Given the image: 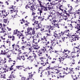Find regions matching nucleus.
Listing matches in <instances>:
<instances>
[{"label":"nucleus","mask_w":80,"mask_h":80,"mask_svg":"<svg viewBox=\"0 0 80 80\" xmlns=\"http://www.w3.org/2000/svg\"><path fill=\"white\" fill-rule=\"evenodd\" d=\"M28 28H27V33H29V32H30V31L31 30H32V28H29V27H28Z\"/></svg>","instance_id":"f257e3e1"},{"label":"nucleus","mask_w":80,"mask_h":80,"mask_svg":"<svg viewBox=\"0 0 80 80\" xmlns=\"http://www.w3.org/2000/svg\"><path fill=\"white\" fill-rule=\"evenodd\" d=\"M75 28H77V29L80 28V24L78 23L77 24V26H76V27H75Z\"/></svg>","instance_id":"f03ea898"},{"label":"nucleus","mask_w":80,"mask_h":80,"mask_svg":"<svg viewBox=\"0 0 80 80\" xmlns=\"http://www.w3.org/2000/svg\"><path fill=\"white\" fill-rule=\"evenodd\" d=\"M46 28H48L49 29H51L53 27L51 26V25H50L49 26H48V25L46 26Z\"/></svg>","instance_id":"7ed1b4c3"},{"label":"nucleus","mask_w":80,"mask_h":80,"mask_svg":"<svg viewBox=\"0 0 80 80\" xmlns=\"http://www.w3.org/2000/svg\"><path fill=\"white\" fill-rule=\"evenodd\" d=\"M6 16L5 14H2L0 16L1 18H5L6 17Z\"/></svg>","instance_id":"20e7f679"},{"label":"nucleus","mask_w":80,"mask_h":80,"mask_svg":"<svg viewBox=\"0 0 80 80\" xmlns=\"http://www.w3.org/2000/svg\"><path fill=\"white\" fill-rule=\"evenodd\" d=\"M69 31H70V30L69 29L66 30L65 31H64V33H68V34H70V33H69Z\"/></svg>","instance_id":"39448f33"},{"label":"nucleus","mask_w":80,"mask_h":80,"mask_svg":"<svg viewBox=\"0 0 80 80\" xmlns=\"http://www.w3.org/2000/svg\"><path fill=\"white\" fill-rule=\"evenodd\" d=\"M61 35H62V33H59L58 34V38H60V37H61Z\"/></svg>","instance_id":"423d86ee"},{"label":"nucleus","mask_w":80,"mask_h":80,"mask_svg":"<svg viewBox=\"0 0 80 80\" xmlns=\"http://www.w3.org/2000/svg\"><path fill=\"white\" fill-rule=\"evenodd\" d=\"M7 21H8V19H3V22L5 23H7Z\"/></svg>","instance_id":"0eeeda50"},{"label":"nucleus","mask_w":80,"mask_h":80,"mask_svg":"<svg viewBox=\"0 0 80 80\" xmlns=\"http://www.w3.org/2000/svg\"><path fill=\"white\" fill-rule=\"evenodd\" d=\"M42 8H41V10H40L39 9V8H38V11H39L40 13H42Z\"/></svg>","instance_id":"6e6552de"},{"label":"nucleus","mask_w":80,"mask_h":80,"mask_svg":"<svg viewBox=\"0 0 80 80\" xmlns=\"http://www.w3.org/2000/svg\"><path fill=\"white\" fill-rule=\"evenodd\" d=\"M72 36L73 37H74V38H77V36H78V35H77V36L75 34H74L73 35H72Z\"/></svg>","instance_id":"1a4fd4ad"},{"label":"nucleus","mask_w":80,"mask_h":80,"mask_svg":"<svg viewBox=\"0 0 80 80\" xmlns=\"http://www.w3.org/2000/svg\"><path fill=\"white\" fill-rule=\"evenodd\" d=\"M38 53H39V54H38V56H39V57H40V56H41V55H42V52H38Z\"/></svg>","instance_id":"9d476101"},{"label":"nucleus","mask_w":80,"mask_h":80,"mask_svg":"<svg viewBox=\"0 0 80 80\" xmlns=\"http://www.w3.org/2000/svg\"><path fill=\"white\" fill-rule=\"evenodd\" d=\"M34 49H35V50H38L39 48H40V46H38V48H37L36 47H34L33 48Z\"/></svg>","instance_id":"9b49d317"},{"label":"nucleus","mask_w":80,"mask_h":80,"mask_svg":"<svg viewBox=\"0 0 80 80\" xmlns=\"http://www.w3.org/2000/svg\"><path fill=\"white\" fill-rule=\"evenodd\" d=\"M64 56L65 57V58H68V55H67V54L65 53Z\"/></svg>","instance_id":"f8f14e48"},{"label":"nucleus","mask_w":80,"mask_h":80,"mask_svg":"<svg viewBox=\"0 0 80 80\" xmlns=\"http://www.w3.org/2000/svg\"><path fill=\"white\" fill-rule=\"evenodd\" d=\"M52 20H53V22H54V23H55V22H57V21L55 19L53 20V18H52Z\"/></svg>","instance_id":"ddd939ff"},{"label":"nucleus","mask_w":80,"mask_h":80,"mask_svg":"<svg viewBox=\"0 0 80 80\" xmlns=\"http://www.w3.org/2000/svg\"><path fill=\"white\" fill-rule=\"evenodd\" d=\"M32 35H34V34H35V31H32Z\"/></svg>","instance_id":"4468645a"},{"label":"nucleus","mask_w":80,"mask_h":80,"mask_svg":"<svg viewBox=\"0 0 80 80\" xmlns=\"http://www.w3.org/2000/svg\"><path fill=\"white\" fill-rule=\"evenodd\" d=\"M71 11H72V8H71L70 9L68 10V12L69 13L70 12H71Z\"/></svg>","instance_id":"2eb2a0df"},{"label":"nucleus","mask_w":80,"mask_h":80,"mask_svg":"<svg viewBox=\"0 0 80 80\" xmlns=\"http://www.w3.org/2000/svg\"><path fill=\"white\" fill-rule=\"evenodd\" d=\"M26 47H25V46H23L21 47V48H22V50H24V48H25Z\"/></svg>","instance_id":"dca6fc26"},{"label":"nucleus","mask_w":80,"mask_h":80,"mask_svg":"<svg viewBox=\"0 0 80 80\" xmlns=\"http://www.w3.org/2000/svg\"><path fill=\"white\" fill-rule=\"evenodd\" d=\"M63 16V19H64V18H67V16Z\"/></svg>","instance_id":"f3484780"},{"label":"nucleus","mask_w":80,"mask_h":80,"mask_svg":"<svg viewBox=\"0 0 80 80\" xmlns=\"http://www.w3.org/2000/svg\"><path fill=\"white\" fill-rule=\"evenodd\" d=\"M44 11H47V7H44Z\"/></svg>","instance_id":"a211bd4d"},{"label":"nucleus","mask_w":80,"mask_h":80,"mask_svg":"<svg viewBox=\"0 0 80 80\" xmlns=\"http://www.w3.org/2000/svg\"><path fill=\"white\" fill-rule=\"evenodd\" d=\"M25 43H27V41H25L23 42H21V44H25Z\"/></svg>","instance_id":"6ab92c4d"},{"label":"nucleus","mask_w":80,"mask_h":80,"mask_svg":"<svg viewBox=\"0 0 80 80\" xmlns=\"http://www.w3.org/2000/svg\"><path fill=\"white\" fill-rule=\"evenodd\" d=\"M5 76H6V74H4V75H3V78L4 79L6 78H5Z\"/></svg>","instance_id":"aec40b11"},{"label":"nucleus","mask_w":80,"mask_h":80,"mask_svg":"<svg viewBox=\"0 0 80 80\" xmlns=\"http://www.w3.org/2000/svg\"><path fill=\"white\" fill-rule=\"evenodd\" d=\"M31 58H32V56H30L29 57L27 58V59H28V60H29V58L30 59H31Z\"/></svg>","instance_id":"412c9836"},{"label":"nucleus","mask_w":80,"mask_h":80,"mask_svg":"<svg viewBox=\"0 0 80 80\" xmlns=\"http://www.w3.org/2000/svg\"><path fill=\"white\" fill-rule=\"evenodd\" d=\"M62 5H61L59 6V9H60V10H62V9L61 8V7H62Z\"/></svg>","instance_id":"4be33fe9"},{"label":"nucleus","mask_w":80,"mask_h":80,"mask_svg":"<svg viewBox=\"0 0 80 80\" xmlns=\"http://www.w3.org/2000/svg\"><path fill=\"white\" fill-rule=\"evenodd\" d=\"M12 78H15V76H14V74H12Z\"/></svg>","instance_id":"5701e85b"},{"label":"nucleus","mask_w":80,"mask_h":80,"mask_svg":"<svg viewBox=\"0 0 80 80\" xmlns=\"http://www.w3.org/2000/svg\"><path fill=\"white\" fill-rule=\"evenodd\" d=\"M0 54L1 55H5V54H6V53L4 52L3 53V52H1Z\"/></svg>","instance_id":"b1692460"},{"label":"nucleus","mask_w":80,"mask_h":80,"mask_svg":"<svg viewBox=\"0 0 80 80\" xmlns=\"http://www.w3.org/2000/svg\"><path fill=\"white\" fill-rule=\"evenodd\" d=\"M27 7H28V4H27L26 6H25V8L26 9H28V8H27Z\"/></svg>","instance_id":"393cba45"},{"label":"nucleus","mask_w":80,"mask_h":80,"mask_svg":"<svg viewBox=\"0 0 80 80\" xmlns=\"http://www.w3.org/2000/svg\"><path fill=\"white\" fill-rule=\"evenodd\" d=\"M29 78L30 79H32V77H31V75H29Z\"/></svg>","instance_id":"a878e982"},{"label":"nucleus","mask_w":80,"mask_h":80,"mask_svg":"<svg viewBox=\"0 0 80 80\" xmlns=\"http://www.w3.org/2000/svg\"><path fill=\"white\" fill-rule=\"evenodd\" d=\"M24 36L23 35V33H22L21 34L19 35V37H23Z\"/></svg>","instance_id":"bb28decb"},{"label":"nucleus","mask_w":80,"mask_h":80,"mask_svg":"<svg viewBox=\"0 0 80 80\" xmlns=\"http://www.w3.org/2000/svg\"><path fill=\"white\" fill-rule=\"evenodd\" d=\"M72 41H76V40H77V39L76 38H75V39H73V38H72Z\"/></svg>","instance_id":"cd10ccee"},{"label":"nucleus","mask_w":80,"mask_h":80,"mask_svg":"<svg viewBox=\"0 0 80 80\" xmlns=\"http://www.w3.org/2000/svg\"><path fill=\"white\" fill-rule=\"evenodd\" d=\"M38 2L39 3V4H41V3H42V1H41L38 0Z\"/></svg>","instance_id":"c85d7f7f"},{"label":"nucleus","mask_w":80,"mask_h":80,"mask_svg":"<svg viewBox=\"0 0 80 80\" xmlns=\"http://www.w3.org/2000/svg\"><path fill=\"white\" fill-rule=\"evenodd\" d=\"M48 75H50V73H51L49 71H48Z\"/></svg>","instance_id":"c756f323"},{"label":"nucleus","mask_w":80,"mask_h":80,"mask_svg":"<svg viewBox=\"0 0 80 80\" xmlns=\"http://www.w3.org/2000/svg\"><path fill=\"white\" fill-rule=\"evenodd\" d=\"M63 13L64 14H65L66 13H67V11H66V10H64V12H63Z\"/></svg>","instance_id":"7c9ffc66"},{"label":"nucleus","mask_w":80,"mask_h":80,"mask_svg":"<svg viewBox=\"0 0 80 80\" xmlns=\"http://www.w3.org/2000/svg\"><path fill=\"white\" fill-rule=\"evenodd\" d=\"M40 7H43V5H42V4H40Z\"/></svg>","instance_id":"2f4dec72"},{"label":"nucleus","mask_w":80,"mask_h":80,"mask_svg":"<svg viewBox=\"0 0 80 80\" xmlns=\"http://www.w3.org/2000/svg\"><path fill=\"white\" fill-rule=\"evenodd\" d=\"M32 15H35V13L33 11H32Z\"/></svg>","instance_id":"473e14b6"},{"label":"nucleus","mask_w":80,"mask_h":80,"mask_svg":"<svg viewBox=\"0 0 80 80\" xmlns=\"http://www.w3.org/2000/svg\"><path fill=\"white\" fill-rule=\"evenodd\" d=\"M52 17V16L48 15V18H47V20H48V19H49V17Z\"/></svg>","instance_id":"72a5a7b5"},{"label":"nucleus","mask_w":80,"mask_h":80,"mask_svg":"<svg viewBox=\"0 0 80 80\" xmlns=\"http://www.w3.org/2000/svg\"><path fill=\"white\" fill-rule=\"evenodd\" d=\"M54 25L56 27H57L58 26V24H54Z\"/></svg>","instance_id":"f704fd0d"},{"label":"nucleus","mask_w":80,"mask_h":80,"mask_svg":"<svg viewBox=\"0 0 80 80\" xmlns=\"http://www.w3.org/2000/svg\"><path fill=\"white\" fill-rule=\"evenodd\" d=\"M5 3H7V5H9V3H8V1H6Z\"/></svg>","instance_id":"c9c22d12"},{"label":"nucleus","mask_w":80,"mask_h":80,"mask_svg":"<svg viewBox=\"0 0 80 80\" xmlns=\"http://www.w3.org/2000/svg\"><path fill=\"white\" fill-rule=\"evenodd\" d=\"M47 36H48V37H50V36H51V35H50V34H48V33H47Z\"/></svg>","instance_id":"e433bc0d"},{"label":"nucleus","mask_w":80,"mask_h":80,"mask_svg":"<svg viewBox=\"0 0 80 80\" xmlns=\"http://www.w3.org/2000/svg\"><path fill=\"white\" fill-rule=\"evenodd\" d=\"M58 72H56V73H59L60 72V71H59L58 70H57Z\"/></svg>","instance_id":"4c0bfd02"},{"label":"nucleus","mask_w":80,"mask_h":80,"mask_svg":"<svg viewBox=\"0 0 80 80\" xmlns=\"http://www.w3.org/2000/svg\"><path fill=\"white\" fill-rule=\"evenodd\" d=\"M35 22H36V24H38V21H35Z\"/></svg>","instance_id":"58836bf2"},{"label":"nucleus","mask_w":80,"mask_h":80,"mask_svg":"<svg viewBox=\"0 0 80 80\" xmlns=\"http://www.w3.org/2000/svg\"><path fill=\"white\" fill-rule=\"evenodd\" d=\"M64 19L65 20V21H66L67 20H68V18H64Z\"/></svg>","instance_id":"ea45409f"},{"label":"nucleus","mask_w":80,"mask_h":80,"mask_svg":"<svg viewBox=\"0 0 80 80\" xmlns=\"http://www.w3.org/2000/svg\"><path fill=\"white\" fill-rule=\"evenodd\" d=\"M69 70L70 71V72H73V70H72L70 69V68H69Z\"/></svg>","instance_id":"a19ab883"},{"label":"nucleus","mask_w":80,"mask_h":80,"mask_svg":"<svg viewBox=\"0 0 80 80\" xmlns=\"http://www.w3.org/2000/svg\"><path fill=\"white\" fill-rule=\"evenodd\" d=\"M13 38L12 39V40H14V39H15V37L14 36H13Z\"/></svg>","instance_id":"79ce46f5"},{"label":"nucleus","mask_w":80,"mask_h":80,"mask_svg":"<svg viewBox=\"0 0 80 80\" xmlns=\"http://www.w3.org/2000/svg\"><path fill=\"white\" fill-rule=\"evenodd\" d=\"M6 42H7V43H9V44L11 43H10V41H7Z\"/></svg>","instance_id":"37998d69"},{"label":"nucleus","mask_w":80,"mask_h":80,"mask_svg":"<svg viewBox=\"0 0 80 80\" xmlns=\"http://www.w3.org/2000/svg\"><path fill=\"white\" fill-rule=\"evenodd\" d=\"M7 58H9V57H10V55H8H8L7 56Z\"/></svg>","instance_id":"c03bdc74"},{"label":"nucleus","mask_w":80,"mask_h":80,"mask_svg":"<svg viewBox=\"0 0 80 80\" xmlns=\"http://www.w3.org/2000/svg\"><path fill=\"white\" fill-rule=\"evenodd\" d=\"M9 78H12V77L11 74L10 75V76L9 77Z\"/></svg>","instance_id":"a18cd8bd"},{"label":"nucleus","mask_w":80,"mask_h":80,"mask_svg":"<svg viewBox=\"0 0 80 80\" xmlns=\"http://www.w3.org/2000/svg\"><path fill=\"white\" fill-rule=\"evenodd\" d=\"M45 30V29H44V28H43L42 29H41L40 30L41 32H42V31H43V30Z\"/></svg>","instance_id":"49530a36"},{"label":"nucleus","mask_w":80,"mask_h":80,"mask_svg":"<svg viewBox=\"0 0 80 80\" xmlns=\"http://www.w3.org/2000/svg\"><path fill=\"white\" fill-rule=\"evenodd\" d=\"M0 26L1 27H2L3 26H2V24L1 23H0Z\"/></svg>","instance_id":"de8ad7c7"},{"label":"nucleus","mask_w":80,"mask_h":80,"mask_svg":"<svg viewBox=\"0 0 80 80\" xmlns=\"http://www.w3.org/2000/svg\"><path fill=\"white\" fill-rule=\"evenodd\" d=\"M22 21L23 22V23H25V20H23V19H22Z\"/></svg>","instance_id":"09e8293b"},{"label":"nucleus","mask_w":80,"mask_h":80,"mask_svg":"<svg viewBox=\"0 0 80 80\" xmlns=\"http://www.w3.org/2000/svg\"><path fill=\"white\" fill-rule=\"evenodd\" d=\"M28 70H30V68L28 67V68H25V69H28Z\"/></svg>","instance_id":"8fccbe9b"},{"label":"nucleus","mask_w":80,"mask_h":80,"mask_svg":"<svg viewBox=\"0 0 80 80\" xmlns=\"http://www.w3.org/2000/svg\"><path fill=\"white\" fill-rule=\"evenodd\" d=\"M37 27H38V28H42L39 26V24L38 25V26Z\"/></svg>","instance_id":"3c124183"},{"label":"nucleus","mask_w":80,"mask_h":80,"mask_svg":"<svg viewBox=\"0 0 80 80\" xmlns=\"http://www.w3.org/2000/svg\"><path fill=\"white\" fill-rule=\"evenodd\" d=\"M13 70V68H10L9 70Z\"/></svg>","instance_id":"603ef678"},{"label":"nucleus","mask_w":80,"mask_h":80,"mask_svg":"<svg viewBox=\"0 0 80 80\" xmlns=\"http://www.w3.org/2000/svg\"><path fill=\"white\" fill-rule=\"evenodd\" d=\"M20 66H16V67L18 68H20Z\"/></svg>","instance_id":"864d4df0"},{"label":"nucleus","mask_w":80,"mask_h":80,"mask_svg":"<svg viewBox=\"0 0 80 80\" xmlns=\"http://www.w3.org/2000/svg\"><path fill=\"white\" fill-rule=\"evenodd\" d=\"M7 35V33H5L3 35V36L4 37H5V36Z\"/></svg>","instance_id":"5fc2aeb1"},{"label":"nucleus","mask_w":80,"mask_h":80,"mask_svg":"<svg viewBox=\"0 0 80 80\" xmlns=\"http://www.w3.org/2000/svg\"><path fill=\"white\" fill-rule=\"evenodd\" d=\"M35 28H32V31H35Z\"/></svg>","instance_id":"6e6d98bb"},{"label":"nucleus","mask_w":80,"mask_h":80,"mask_svg":"<svg viewBox=\"0 0 80 80\" xmlns=\"http://www.w3.org/2000/svg\"><path fill=\"white\" fill-rule=\"evenodd\" d=\"M19 52H20V53H22V50H19V51H18Z\"/></svg>","instance_id":"4d7b16f0"},{"label":"nucleus","mask_w":80,"mask_h":80,"mask_svg":"<svg viewBox=\"0 0 80 80\" xmlns=\"http://www.w3.org/2000/svg\"><path fill=\"white\" fill-rule=\"evenodd\" d=\"M30 10H32V12H33V8H30Z\"/></svg>","instance_id":"13d9d810"},{"label":"nucleus","mask_w":80,"mask_h":80,"mask_svg":"<svg viewBox=\"0 0 80 80\" xmlns=\"http://www.w3.org/2000/svg\"><path fill=\"white\" fill-rule=\"evenodd\" d=\"M55 61L52 62V63H55Z\"/></svg>","instance_id":"bf43d9fd"},{"label":"nucleus","mask_w":80,"mask_h":80,"mask_svg":"<svg viewBox=\"0 0 80 80\" xmlns=\"http://www.w3.org/2000/svg\"><path fill=\"white\" fill-rule=\"evenodd\" d=\"M44 19H45V18H42V19L41 21H43V20Z\"/></svg>","instance_id":"052dcab7"},{"label":"nucleus","mask_w":80,"mask_h":80,"mask_svg":"<svg viewBox=\"0 0 80 80\" xmlns=\"http://www.w3.org/2000/svg\"><path fill=\"white\" fill-rule=\"evenodd\" d=\"M74 57H75L74 55H73L72 56V58H74Z\"/></svg>","instance_id":"680f3d73"},{"label":"nucleus","mask_w":80,"mask_h":80,"mask_svg":"<svg viewBox=\"0 0 80 80\" xmlns=\"http://www.w3.org/2000/svg\"><path fill=\"white\" fill-rule=\"evenodd\" d=\"M48 32H49V33H50L51 32L50 30V29H49Z\"/></svg>","instance_id":"e2e57ef3"},{"label":"nucleus","mask_w":80,"mask_h":80,"mask_svg":"<svg viewBox=\"0 0 80 80\" xmlns=\"http://www.w3.org/2000/svg\"><path fill=\"white\" fill-rule=\"evenodd\" d=\"M48 8H49L48 10H50V9H51V8H50V7H48Z\"/></svg>","instance_id":"0e129e2a"},{"label":"nucleus","mask_w":80,"mask_h":80,"mask_svg":"<svg viewBox=\"0 0 80 80\" xmlns=\"http://www.w3.org/2000/svg\"><path fill=\"white\" fill-rule=\"evenodd\" d=\"M53 36L54 37H55V38H57V36H55V35L54 34Z\"/></svg>","instance_id":"69168bd1"},{"label":"nucleus","mask_w":80,"mask_h":80,"mask_svg":"<svg viewBox=\"0 0 80 80\" xmlns=\"http://www.w3.org/2000/svg\"><path fill=\"white\" fill-rule=\"evenodd\" d=\"M49 21H50V22H52V19H50L49 20Z\"/></svg>","instance_id":"338daca9"},{"label":"nucleus","mask_w":80,"mask_h":80,"mask_svg":"<svg viewBox=\"0 0 80 80\" xmlns=\"http://www.w3.org/2000/svg\"><path fill=\"white\" fill-rule=\"evenodd\" d=\"M78 22L80 23V20H78Z\"/></svg>","instance_id":"774afa93"}]
</instances>
